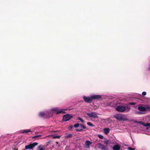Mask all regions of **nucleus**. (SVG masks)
I'll return each mask as SVG.
<instances>
[{
	"mask_svg": "<svg viewBox=\"0 0 150 150\" xmlns=\"http://www.w3.org/2000/svg\"><path fill=\"white\" fill-rule=\"evenodd\" d=\"M72 116L71 115L67 114L65 115L63 117V120L65 121H67L70 120Z\"/></svg>",
	"mask_w": 150,
	"mask_h": 150,
	"instance_id": "0eeeda50",
	"label": "nucleus"
},
{
	"mask_svg": "<svg viewBox=\"0 0 150 150\" xmlns=\"http://www.w3.org/2000/svg\"><path fill=\"white\" fill-rule=\"evenodd\" d=\"M25 149H33L32 145L31 144H30L28 145H27L25 146Z\"/></svg>",
	"mask_w": 150,
	"mask_h": 150,
	"instance_id": "dca6fc26",
	"label": "nucleus"
},
{
	"mask_svg": "<svg viewBox=\"0 0 150 150\" xmlns=\"http://www.w3.org/2000/svg\"><path fill=\"white\" fill-rule=\"evenodd\" d=\"M92 101L93 100H102V96L103 95H96L94 94L91 95Z\"/></svg>",
	"mask_w": 150,
	"mask_h": 150,
	"instance_id": "39448f33",
	"label": "nucleus"
},
{
	"mask_svg": "<svg viewBox=\"0 0 150 150\" xmlns=\"http://www.w3.org/2000/svg\"><path fill=\"white\" fill-rule=\"evenodd\" d=\"M41 136V135H36V136H34L33 137V138H38V137H40Z\"/></svg>",
	"mask_w": 150,
	"mask_h": 150,
	"instance_id": "c756f323",
	"label": "nucleus"
},
{
	"mask_svg": "<svg viewBox=\"0 0 150 150\" xmlns=\"http://www.w3.org/2000/svg\"><path fill=\"white\" fill-rule=\"evenodd\" d=\"M39 150H44V149L42 148H41L39 149Z\"/></svg>",
	"mask_w": 150,
	"mask_h": 150,
	"instance_id": "c9c22d12",
	"label": "nucleus"
},
{
	"mask_svg": "<svg viewBox=\"0 0 150 150\" xmlns=\"http://www.w3.org/2000/svg\"><path fill=\"white\" fill-rule=\"evenodd\" d=\"M98 137L100 139H103V136L101 134H98Z\"/></svg>",
	"mask_w": 150,
	"mask_h": 150,
	"instance_id": "bb28decb",
	"label": "nucleus"
},
{
	"mask_svg": "<svg viewBox=\"0 0 150 150\" xmlns=\"http://www.w3.org/2000/svg\"><path fill=\"white\" fill-rule=\"evenodd\" d=\"M50 109L52 112H54L57 114L61 113H65L66 112L65 111L67 110V109H62L59 110L57 108H53Z\"/></svg>",
	"mask_w": 150,
	"mask_h": 150,
	"instance_id": "7ed1b4c3",
	"label": "nucleus"
},
{
	"mask_svg": "<svg viewBox=\"0 0 150 150\" xmlns=\"http://www.w3.org/2000/svg\"><path fill=\"white\" fill-rule=\"evenodd\" d=\"M145 108L146 111H150V105H147L145 107Z\"/></svg>",
	"mask_w": 150,
	"mask_h": 150,
	"instance_id": "412c9836",
	"label": "nucleus"
},
{
	"mask_svg": "<svg viewBox=\"0 0 150 150\" xmlns=\"http://www.w3.org/2000/svg\"><path fill=\"white\" fill-rule=\"evenodd\" d=\"M129 105H134L136 104V103L134 102H129Z\"/></svg>",
	"mask_w": 150,
	"mask_h": 150,
	"instance_id": "c85d7f7f",
	"label": "nucleus"
},
{
	"mask_svg": "<svg viewBox=\"0 0 150 150\" xmlns=\"http://www.w3.org/2000/svg\"><path fill=\"white\" fill-rule=\"evenodd\" d=\"M38 143L37 142H34L33 144H31V145H32V147L33 148L35 146H36L38 145Z\"/></svg>",
	"mask_w": 150,
	"mask_h": 150,
	"instance_id": "5701e85b",
	"label": "nucleus"
},
{
	"mask_svg": "<svg viewBox=\"0 0 150 150\" xmlns=\"http://www.w3.org/2000/svg\"><path fill=\"white\" fill-rule=\"evenodd\" d=\"M41 146H42V145H39L38 146V149H40V148H41Z\"/></svg>",
	"mask_w": 150,
	"mask_h": 150,
	"instance_id": "f704fd0d",
	"label": "nucleus"
},
{
	"mask_svg": "<svg viewBox=\"0 0 150 150\" xmlns=\"http://www.w3.org/2000/svg\"><path fill=\"white\" fill-rule=\"evenodd\" d=\"M78 120H80L82 123H84L85 122V121L82 119L80 117H78Z\"/></svg>",
	"mask_w": 150,
	"mask_h": 150,
	"instance_id": "4be33fe9",
	"label": "nucleus"
},
{
	"mask_svg": "<svg viewBox=\"0 0 150 150\" xmlns=\"http://www.w3.org/2000/svg\"><path fill=\"white\" fill-rule=\"evenodd\" d=\"M15 150H17V149H15Z\"/></svg>",
	"mask_w": 150,
	"mask_h": 150,
	"instance_id": "4c0bfd02",
	"label": "nucleus"
},
{
	"mask_svg": "<svg viewBox=\"0 0 150 150\" xmlns=\"http://www.w3.org/2000/svg\"><path fill=\"white\" fill-rule=\"evenodd\" d=\"M31 131L29 129H25L24 130H21L19 131V133L21 134H26L28 132H30Z\"/></svg>",
	"mask_w": 150,
	"mask_h": 150,
	"instance_id": "9b49d317",
	"label": "nucleus"
},
{
	"mask_svg": "<svg viewBox=\"0 0 150 150\" xmlns=\"http://www.w3.org/2000/svg\"><path fill=\"white\" fill-rule=\"evenodd\" d=\"M142 95L143 96H145L146 95V93L145 91H144L142 93Z\"/></svg>",
	"mask_w": 150,
	"mask_h": 150,
	"instance_id": "2f4dec72",
	"label": "nucleus"
},
{
	"mask_svg": "<svg viewBox=\"0 0 150 150\" xmlns=\"http://www.w3.org/2000/svg\"><path fill=\"white\" fill-rule=\"evenodd\" d=\"M105 144H108L109 143V141L108 140H106L104 142Z\"/></svg>",
	"mask_w": 150,
	"mask_h": 150,
	"instance_id": "7c9ffc66",
	"label": "nucleus"
},
{
	"mask_svg": "<svg viewBox=\"0 0 150 150\" xmlns=\"http://www.w3.org/2000/svg\"><path fill=\"white\" fill-rule=\"evenodd\" d=\"M39 115L40 116L42 117H45V112H41L39 113Z\"/></svg>",
	"mask_w": 150,
	"mask_h": 150,
	"instance_id": "a211bd4d",
	"label": "nucleus"
},
{
	"mask_svg": "<svg viewBox=\"0 0 150 150\" xmlns=\"http://www.w3.org/2000/svg\"><path fill=\"white\" fill-rule=\"evenodd\" d=\"M138 109L141 111H146V110L145 108V107H144L142 106H139L137 108Z\"/></svg>",
	"mask_w": 150,
	"mask_h": 150,
	"instance_id": "ddd939ff",
	"label": "nucleus"
},
{
	"mask_svg": "<svg viewBox=\"0 0 150 150\" xmlns=\"http://www.w3.org/2000/svg\"><path fill=\"white\" fill-rule=\"evenodd\" d=\"M137 124H141L142 125H143L142 124H143V123H141V122H137ZM143 124H144L143 123Z\"/></svg>",
	"mask_w": 150,
	"mask_h": 150,
	"instance_id": "72a5a7b5",
	"label": "nucleus"
},
{
	"mask_svg": "<svg viewBox=\"0 0 150 150\" xmlns=\"http://www.w3.org/2000/svg\"><path fill=\"white\" fill-rule=\"evenodd\" d=\"M113 150H119L120 146L119 144H117L114 145L112 147Z\"/></svg>",
	"mask_w": 150,
	"mask_h": 150,
	"instance_id": "f8f14e48",
	"label": "nucleus"
},
{
	"mask_svg": "<svg viewBox=\"0 0 150 150\" xmlns=\"http://www.w3.org/2000/svg\"><path fill=\"white\" fill-rule=\"evenodd\" d=\"M113 117L118 121H125L127 120V117L124 114H117L114 115Z\"/></svg>",
	"mask_w": 150,
	"mask_h": 150,
	"instance_id": "f03ea898",
	"label": "nucleus"
},
{
	"mask_svg": "<svg viewBox=\"0 0 150 150\" xmlns=\"http://www.w3.org/2000/svg\"><path fill=\"white\" fill-rule=\"evenodd\" d=\"M86 115L89 116L90 117H92L93 118H98V116L96 112H91L90 113H86Z\"/></svg>",
	"mask_w": 150,
	"mask_h": 150,
	"instance_id": "423d86ee",
	"label": "nucleus"
},
{
	"mask_svg": "<svg viewBox=\"0 0 150 150\" xmlns=\"http://www.w3.org/2000/svg\"><path fill=\"white\" fill-rule=\"evenodd\" d=\"M51 109H49L45 112V117L47 118L52 117V114L51 112Z\"/></svg>",
	"mask_w": 150,
	"mask_h": 150,
	"instance_id": "9d476101",
	"label": "nucleus"
},
{
	"mask_svg": "<svg viewBox=\"0 0 150 150\" xmlns=\"http://www.w3.org/2000/svg\"><path fill=\"white\" fill-rule=\"evenodd\" d=\"M36 128H37L36 127H35V128H34V127H31V128L30 129V131H31L30 132H34V131H35V129Z\"/></svg>",
	"mask_w": 150,
	"mask_h": 150,
	"instance_id": "a878e982",
	"label": "nucleus"
},
{
	"mask_svg": "<svg viewBox=\"0 0 150 150\" xmlns=\"http://www.w3.org/2000/svg\"><path fill=\"white\" fill-rule=\"evenodd\" d=\"M61 136L59 135H52V137L54 139H59L60 137Z\"/></svg>",
	"mask_w": 150,
	"mask_h": 150,
	"instance_id": "aec40b11",
	"label": "nucleus"
},
{
	"mask_svg": "<svg viewBox=\"0 0 150 150\" xmlns=\"http://www.w3.org/2000/svg\"><path fill=\"white\" fill-rule=\"evenodd\" d=\"M80 125V124L78 123H76L74 125V126L75 128H77L79 127Z\"/></svg>",
	"mask_w": 150,
	"mask_h": 150,
	"instance_id": "b1692460",
	"label": "nucleus"
},
{
	"mask_svg": "<svg viewBox=\"0 0 150 150\" xmlns=\"http://www.w3.org/2000/svg\"><path fill=\"white\" fill-rule=\"evenodd\" d=\"M97 147L101 150H109V148L107 146L101 143H98L97 145Z\"/></svg>",
	"mask_w": 150,
	"mask_h": 150,
	"instance_id": "20e7f679",
	"label": "nucleus"
},
{
	"mask_svg": "<svg viewBox=\"0 0 150 150\" xmlns=\"http://www.w3.org/2000/svg\"><path fill=\"white\" fill-rule=\"evenodd\" d=\"M128 149L129 150H134L135 149L131 148V147H129L128 148Z\"/></svg>",
	"mask_w": 150,
	"mask_h": 150,
	"instance_id": "473e14b6",
	"label": "nucleus"
},
{
	"mask_svg": "<svg viewBox=\"0 0 150 150\" xmlns=\"http://www.w3.org/2000/svg\"><path fill=\"white\" fill-rule=\"evenodd\" d=\"M51 142V141H49L47 142V143L49 144V143H50Z\"/></svg>",
	"mask_w": 150,
	"mask_h": 150,
	"instance_id": "e433bc0d",
	"label": "nucleus"
},
{
	"mask_svg": "<svg viewBox=\"0 0 150 150\" xmlns=\"http://www.w3.org/2000/svg\"><path fill=\"white\" fill-rule=\"evenodd\" d=\"M65 137L67 138H71L72 137V134L71 133H66Z\"/></svg>",
	"mask_w": 150,
	"mask_h": 150,
	"instance_id": "f3484780",
	"label": "nucleus"
},
{
	"mask_svg": "<svg viewBox=\"0 0 150 150\" xmlns=\"http://www.w3.org/2000/svg\"><path fill=\"white\" fill-rule=\"evenodd\" d=\"M86 127L82 124H80L78 127V128L76 129V130L77 132H81L83 131V129H85Z\"/></svg>",
	"mask_w": 150,
	"mask_h": 150,
	"instance_id": "1a4fd4ad",
	"label": "nucleus"
},
{
	"mask_svg": "<svg viewBox=\"0 0 150 150\" xmlns=\"http://www.w3.org/2000/svg\"><path fill=\"white\" fill-rule=\"evenodd\" d=\"M131 110L129 105L126 104H123L117 106L116 108V110L120 112H129Z\"/></svg>",
	"mask_w": 150,
	"mask_h": 150,
	"instance_id": "f257e3e1",
	"label": "nucleus"
},
{
	"mask_svg": "<svg viewBox=\"0 0 150 150\" xmlns=\"http://www.w3.org/2000/svg\"><path fill=\"white\" fill-rule=\"evenodd\" d=\"M87 124L89 126L91 127H93L94 125L91 122H88L87 123Z\"/></svg>",
	"mask_w": 150,
	"mask_h": 150,
	"instance_id": "393cba45",
	"label": "nucleus"
},
{
	"mask_svg": "<svg viewBox=\"0 0 150 150\" xmlns=\"http://www.w3.org/2000/svg\"><path fill=\"white\" fill-rule=\"evenodd\" d=\"M143 126L144 127H148L146 128L147 129H148L149 128H150V123H147L146 124H142Z\"/></svg>",
	"mask_w": 150,
	"mask_h": 150,
	"instance_id": "6ab92c4d",
	"label": "nucleus"
},
{
	"mask_svg": "<svg viewBox=\"0 0 150 150\" xmlns=\"http://www.w3.org/2000/svg\"><path fill=\"white\" fill-rule=\"evenodd\" d=\"M135 113L137 114H141L143 113L141 112V111H136L135 112Z\"/></svg>",
	"mask_w": 150,
	"mask_h": 150,
	"instance_id": "cd10ccee",
	"label": "nucleus"
},
{
	"mask_svg": "<svg viewBox=\"0 0 150 150\" xmlns=\"http://www.w3.org/2000/svg\"><path fill=\"white\" fill-rule=\"evenodd\" d=\"M104 133L105 134H108L110 131V129L109 128H105L103 130Z\"/></svg>",
	"mask_w": 150,
	"mask_h": 150,
	"instance_id": "2eb2a0df",
	"label": "nucleus"
},
{
	"mask_svg": "<svg viewBox=\"0 0 150 150\" xmlns=\"http://www.w3.org/2000/svg\"><path fill=\"white\" fill-rule=\"evenodd\" d=\"M92 142L89 141L87 140L86 141L85 144L86 145L87 148H88L90 147V145L91 144Z\"/></svg>",
	"mask_w": 150,
	"mask_h": 150,
	"instance_id": "4468645a",
	"label": "nucleus"
},
{
	"mask_svg": "<svg viewBox=\"0 0 150 150\" xmlns=\"http://www.w3.org/2000/svg\"><path fill=\"white\" fill-rule=\"evenodd\" d=\"M83 98L84 101L86 102L90 103L92 102V99L91 98V95L88 97L86 96H84L83 97Z\"/></svg>",
	"mask_w": 150,
	"mask_h": 150,
	"instance_id": "6e6552de",
	"label": "nucleus"
}]
</instances>
